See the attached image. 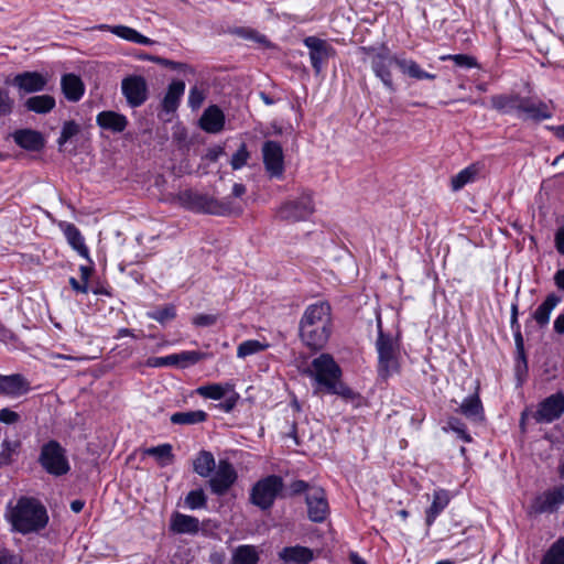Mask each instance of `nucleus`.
<instances>
[{
    "mask_svg": "<svg viewBox=\"0 0 564 564\" xmlns=\"http://www.w3.org/2000/svg\"><path fill=\"white\" fill-rule=\"evenodd\" d=\"M333 332L332 307L328 302L310 304L299 323V337L312 350L323 349Z\"/></svg>",
    "mask_w": 564,
    "mask_h": 564,
    "instance_id": "1",
    "label": "nucleus"
},
{
    "mask_svg": "<svg viewBox=\"0 0 564 564\" xmlns=\"http://www.w3.org/2000/svg\"><path fill=\"white\" fill-rule=\"evenodd\" d=\"M9 520L17 532L28 534L44 529L48 522V516L39 500L21 497L10 509Z\"/></svg>",
    "mask_w": 564,
    "mask_h": 564,
    "instance_id": "2",
    "label": "nucleus"
},
{
    "mask_svg": "<svg viewBox=\"0 0 564 564\" xmlns=\"http://www.w3.org/2000/svg\"><path fill=\"white\" fill-rule=\"evenodd\" d=\"M178 200L182 206L195 213L215 216H238L242 213L241 205L230 198L217 199L191 189L181 192Z\"/></svg>",
    "mask_w": 564,
    "mask_h": 564,
    "instance_id": "3",
    "label": "nucleus"
},
{
    "mask_svg": "<svg viewBox=\"0 0 564 564\" xmlns=\"http://www.w3.org/2000/svg\"><path fill=\"white\" fill-rule=\"evenodd\" d=\"M377 327L378 375L381 379L387 380L400 370V341L397 336L383 333L380 318Z\"/></svg>",
    "mask_w": 564,
    "mask_h": 564,
    "instance_id": "4",
    "label": "nucleus"
},
{
    "mask_svg": "<svg viewBox=\"0 0 564 564\" xmlns=\"http://www.w3.org/2000/svg\"><path fill=\"white\" fill-rule=\"evenodd\" d=\"M284 487L282 477L269 475L258 480L251 488L250 502L261 510L270 509Z\"/></svg>",
    "mask_w": 564,
    "mask_h": 564,
    "instance_id": "5",
    "label": "nucleus"
},
{
    "mask_svg": "<svg viewBox=\"0 0 564 564\" xmlns=\"http://www.w3.org/2000/svg\"><path fill=\"white\" fill-rule=\"evenodd\" d=\"M314 212L312 193L303 192L296 199L284 202L276 209L275 216L283 221L297 223L308 219Z\"/></svg>",
    "mask_w": 564,
    "mask_h": 564,
    "instance_id": "6",
    "label": "nucleus"
},
{
    "mask_svg": "<svg viewBox=\"0 0 564 564\" xmlns=\"http://www.w3.org/2000/svg\"><path fill=\"white\" fill-rule=\"evenodd\" d=\"M39 462L48 474L54 476L65 475L69 470L65 449L57 441H50L42 446Z\"/></svg>",
    "mask_w": 564,
    "mask_h": 564,
    "instance_id": "7",
    "label": "nucleus"
},
{
    "mask_svg": "<svg viewBox=\"0 0 564 564\" xmlns=\"http://www.w3.org/2000/svg\"><path fill=\"white\" fill-rule=\"evenodd\" d=\"M310 376L314 377L319 386L325 389L341 377V369L329 354H322L312 361Z\"/></svg>",
    "mask_w": 564,
    "mask_h": 564,
    "instance_id": "8",
    "label": "nucleus"
},
{
    "mask_svg": "<svg viewBox=\"0 0 564 564\" xmlns=\"http://www.w3.org/2000/svg\"><path fill=\"white\" fill-rule=\"evenodd\" d=\"M399 56L391 55L387 47L375 52L371 56V68L375 75L382 82L384 87L390 91H394L395 87L392 79L391 66L395 65Z\"/></svg>",
    "mask_w": 564,
    "mask_h": 564,
    "instance_id": "9",
    "label": "nucleus"
},
{
    "mask_svg": "<svg viewBox=\"0 0 564 564\" xmlns=\"http://www.w3.org/2000/svg\"><path fill=\"white\" fill-rule=\"evenodd\" d=\"M121 91L130 107H140L148 99L147 80L139 75L128 76L121 82Z\"/></svg>",
    "mask_w": 564,
    "mask_h": 564,
    "instance_id": "10",
    "label": "nucleus"
},
{
    "mask_svg": "<svg viewBox=\"0 0 564 564\" xmlns=\"http://www.w3.org/2000/svg\"><path fill=\"white\" fill-rule=\"evenodd\" d=\"M308 519L315 523L324 522L329 514L326 492L321 487H313L305 496Z\"/></svg>",
    "mask_w": 564,
    "mask_h": 564,
    "instance_id": "11",
    "label": "nucleus"
},
{
    "mask_svg": "<svg viewBox=\"0 0 564 564\" xmlns=\"http://www.w3.org/2000/svg\"><path fill=\"white\" fill-rule=\"evenodd\" d=\"M564 413V394L556 392L539 403L534 413L538 423H552Z\"/></svg>",
    "mask_w": 564,
    "mask_h": 564,
    "instance_id": "12",
    "label": "nucleus"
},
{
    "mask_svg": "<svg viewBox=\"0 0 564 564\" xmlns=\"http://www.w3.org/2000/svg\"><path fill=\"white\" fill-rule=\"evenodd\" d=\"M263 164L271 177H281L284 172L283 150L276 141H265L262 145Z\"/></svg>",
    "mask_w": 564,
    "mask_h": 564,
    "instance_id": "13",
    "label": "nucleus"
},
{
    "mask_svg": "<svg viewBox=\"0 0 564 564\" xmlns=\"http://www.w3.org/2000/svg\"><path fill=\"white\" fill-rule=\"evenodd\" d=\"M237 480V473L234 466L226 459L218 463L215 475L209 479L208 484L215 495L223 496Z\"/></svg>",
    "mask_w": 564,
    "mask_h": 564,
    "instance_id": "14",
    "label": "nucleus"
},
{
    "mask_svg": "<svg viewBox=\"0 0 564 564\" xmlns=\"http://www.w3.org/2000/svg\"><path fill=\"white\" fill-rule=\"evenodd\" d=\"M304 45L310 50V59L312 67L316 74H319L323 63L328 58L332 47L326 41L316 37L307 36L304 39Z\"/></svg>",
    "mask_w": 564,
    "mask_h": 564,
    "instance_id": "15",
    "label": "nucleus"
},
{
    "mask_svg": "<svg viewBox=\"0 0 564 564\" xmlns=\"http://www.w3.org/2000/svg\"><path fill=\"white\" fill-rule=\"evenodd\" d=\"M518 116L524 120L541 121L550 119L552 117V112L545 102L533 98L522 97Z\"/></svg>",
    "mask_w": 564,
    "mask_h": 564,
    "instance_id": "16",
    "label": "nucleus"
},
{
    "mask_svg": "<svg viewBox=\"0 0 564 564\" xmlns=\"http://www.w3.org/2000/svg\"><path fill=\"white\" fill-rule=\"evenodd\" d=\"M564 502V485L543 492L535 501V510L540 513L555 512Z\"/></svg>",
    "mask_w": 564,
    "mask_h": 564,
    "instance_id": "17",
    "label": "nucleus"
},
{
    "mask_svg": "<svg viewBox=\"0 0 564 564\" xmlns=\"http://www.w3.org/2000/svg\"><path fill=\"white\" fill-rule=\"evenodd\" d=\"M46 84V77L37 72H23L15 75L13 79V85L26 94L41 91Z\"/></svg>",
    "mask_w": 564,
    "mask_h": 564,
    "instance_id": "18",
    "label": "nucleus"
},
{
    "mask_svg": "<svg viewBox=\"0 0 564 564\" xmlns=\"http://www.w3.org/2000/svg\"><path fill=\"white\" fill-rule=\"evenodd\" d=\"M170 529L176 534L195 535L200 530V522L193 516L174 512L171 516Z\"/></svg>",
    "mask_w": 564,
    "mask_h": 564,
    "instance_id": "19",
    "label": "nucleus"
},
{
    "mask_svg": "<svg viewBox=\"0 0 564 564\" xmlns=\"http://www.w3.org/2000/svg\"><path fill=\"white\" fill-rule=\"evenodd\" d=\"M278 556L284 564H310L314 558V553L310 547L294 545L283 547Z\"/></svg>",
    "mask_w": 564,
    "mask_h": 564,
    "instance_id": "20",
    "label": "nucleus"
},
{
    "mask_svg": "<svg viewBox=\"0 0 564 564\" xmlns=\"http://www.w3.org/2000/svg\"><path fill=\"white\" fill-rule=\"evenodd\" d=\"M199 126L208 133L220 132L225 126V115L223 110L216 105L207 107L199 119Z\"/></svg>",
    "mask_w": 564,
    "mask_h": 564,
    "instance_id": "21",
    "label": "nucleus"
},
{
    "mask_svg": "<svg viewBox=\"0 0 564 564\" xmlns=\"http://www.w3.org/2000/svg\"><path fill=\"white\" fill-rule=\"evenodd\" d=\"M12 137L20 148L28 151H40L45 145L42 133L32 129L17 130Z\"/></svg>",
    "mask_w": 564,
    "mask_h": 564,
    "instance_id": "22",
    "label": "nucleus"
},
{
    "mask_svg": "<svg viewBox=\"0 0 564 564\" xmlns=\"http://www.w3.org/2000/svg\"><path fill=\"white\" fill-rule=\"evenodd\" d=\"M96 122L101 129L113 133H121L128 126L126 116L111 110L99 112Z\"/></svg>",
    "mask_w": 564,
    "mask_h": 564,
    "instance_id": "23",
    "label": "nucleus"
},
{
    "mask_svg": "<svg viewBox=\"0 0 564 564\" xmlns=\"http://www.w3.org/2000/svg\"><path fill=\"white\" fill-rule=\"evenodd\" d=\"M30 390L29 382L21 375L0 376V393L20 397Z\"/></svg>",
    "mask_w": 564,
    "mask_h": 564,
    "instance_id": "24",
    "label": "nucleus"
},
{
    "mask_svg": "<svg viewBox=\"0 0 564 564\" xmlns=\"http://www.w3.org/2000/svg\"><path fill=\"white\" fill-rule=\"evenodd\" d=\"M61 86L65 98L69 101H78L85 91L82 79L75 74H65L62 77Z\"/></svg>",
    "mask_w": 564,
    "mask_h": 564,
    "instance_id": "25",
    "label": "nucleus"
},
{
    "mask_svg": "<svg viewBox=\"0 0 564 564\" xmlns=\"http://www.w3.org/2000/svg\"><path fill=\"white\" fill-rule=\"evenodd\" d=\"M456 411L469 420L481 421L484 419V408L478 392L465 398Z\"/></svg>",
    "mask_w": 564,
    "mask_h": 564,
    "instance_id": "26",
    "label": "nucleus"
},
{
    "mask_svg": "<svg viewBox=\"0 0 564 564\" xmlns=\"http://www.w3.org/2000/svg\"><path fill=\"white\" fill-rule=\"evenodd\" d=\"M185 91V83L183 80H173L162 100V108L166 112H174L180 105V100Z\"/></svg>",
    "mask_w": 564,
    "mask_h": 564,
    "instance_id": "27",
    "label": "nucleus"
},
{
    "mask_svg": "<svg viewBox=\"0 0 564 564\" xmlns=\"http://www.w3.org/2000/svg\"><path fill=\"white\" fill-rule=\"evenodd\" d=\"M561 302V297L555 293H550L545 300L538 306L532 314V318L538 323L540 327H544L550 322L552 311Z\"/></svg>",
    "mask_w": 564,
    "mask_h": 564,
    "instance_id": "28",
    "label": "nucleus"
},
{
    "mask_svg": "<svg viewBox=\"0 0 564 564\" xmlns=\"http://www.w3.org/2000/svg\"><path fill=\"white\" fill-rule=\"evenodd\" d=\"M451 497L447 490L438 489L433 492V500L430 508L426 510L425 522L431 527L438 514L447 507Z\"/></svg>",
    "mask_w": 564,
    "mask_h": 564,
    "instance_id": "29",
    "label": "nucleus"
},
{
    "mask_svg": "<svg viewBox=\"0 0 564 564\" xmlns=\"http://www.w3.org/2000/svg\"><path fill=\"white\" fill-rule=\"evenodd\" d=\"M260 560L256 545L242 544L232 550L229 564H258Z\"/></svg>",
    "mask_w": 564,
    "mask_h": 564,
    "instance_id": "30",
    "label": "nucleus"
},
{
    "mask_svg": "<svg viewBox=\"0 0 564 564\" xmlns=\"http://www.w3.org/2000/svg\"><path fill=\"white\" fill-rule=\"evenodd\" d=\"M100 29H108L112 34L137 44L151 45L154 43L151 39L142 35L137 30L126 25H101Z\"/></svg>",
    "mask_w": 564,
    "mask_h": 564,
    "instance_id": "31",
    "label": "nucleus"
},
{
    "mask_svg": "<svg viewBox=\"0 0 564 564\" xmlns=\"http://www.w3.org/2000/svg\"><path fill=\"white\" fill-rule=\"evenodd\" d=\"M395 65L404 75L417 80L434 79L436 77L434 74L424 72L415 61L402 56L395 59Z\"/></svg>",
    "mask_w": 564,
    "mask_h": 564,
    "instance_id": "32",
    "label": "nucleus"
},
{
    "mask_svg": "<svg viewBox=\"0 0 564 564\" xmlns=\"http://www.w3.org/2000/svg\"><path fill=\"white\" fill-rule=\"evenodd\" d=\"M522 97L519 95H497L491 97L492 107L502 113L519 115Z\"/></svg>",
    "mask_w": 564,
    "mask_h": 564,
    "instance_id": "33",
    "label": "nucleus"
},
{
    "mask_svg": "<svg viewBox=\"0 0 564 564\" xmlns=\"http://www.w3.org/2000/svg\"><path fill=\"white\" fill-rule=\"evenodd\" d=\"M63 232L72 248L76 250L79 256L89 259V251L79 229L74 224H66L63 228Z\"/></svg>",
    "mask_w": 564,
    "mask_h": 564,
    "instance_id": "34",
    "label": "nucleus"
},
{
    "mask_svg": "<svg viewBox=\"0 0 564 564\" xmlns=\"http://www.w3.org/2000/svg\"><path fill=\"white\" fill-rule=\"evenodd\" d=\"M216 468L214 455L208 451H200L193 462L194 471L200 477L207 478Z\"/></svg>",
    "mask_w": 564,
    "mask_h": 564,
    "instance_id": "35",
    "label": "nucleus"
},
{
    "mask_svg": "<svg viewBox=\"0 0 564 564\" xmlns=\"http://www.w3.org/2000/svg\"><path fill=\"white\" fill-rule=\"evenodd\" d=\"M25 108L35 113H47L55 107V99L50 95H39L25 100Z\"/></svg>",
    "mask_w": 564,
    "mask_h": 564,
    "instance_id": "36",
    "label": "nucleus"
},
{
    "mask_svg": "<svg viewBox=\"0 0 564 564\" xmlns=\"http://www.w3.org/2000/svg\"><path fill=\"white\" fill-rule=\"evenodd\" d=\"M207 413L203 410L187 411V412H175L171 415V422L173 424L192 425L205 422L207 420Z\"/></svg>",
    "mask_w": 564,
    "mask_h": 564,
    "instance_id": "37",
    "label": "nucleus"
},
{
    "mask_svg": "<svg viewBox=\"0 0 564 564\" xmlns=\"http://www.w3.org/2000/svg\"><path fill=\"white\" fill-rule=\"evenodd\" d=\"M173 448L171 444H161L159 446L149 447L144 451V453L149 456L154 457L161 466H166L167 464L173 462Z\"/></svg>",
    "mask_w": 564,
    "mask_h": 564,
    "instance_id": "38",
    "label": "nucleus"
},
{
    "mask_svg": "<svg viewBox=\"0 0 564 564\" xmlns=\"http://www.w3.org/2000/svg\"><path fill=\"white\" fill-rule=\"evenodd\" d=\"M541 564H564V538H560L550 546Z\"/></svg>",
    "mask_w": 564,
    "mask_h": 564,
    "instance_id": "39",
    "label": "nucleus"
},
{
    "mask_svg": "<svg viewBox=\"0 0 564 564\" xmlns=\"http://www.w3.org/2000/svg\"><path fill=\"white\" fill-rule=\"evenodd\" d=\"M139 58L143 59V61H150V62L160 64V65H162L164 67H169L171 69L189 72L192 74L194 73V69L185 63L174 62L172 59L151 55L148 53H143V54L139 55Z\"/></svg>",
    "mask_w": 564,
    "mask_h": 564,
    "instance_id": "40",
    "label": "nucleus"
},
{
    "mask_svg": "<svg viewBox=\"0 0 564 564\" xmlns=\"http://www.w3.org/2000/svg\"><path fill=\"white\" fill-rule=\"evenodd\" d=\"M477 173L478 169L475 165H469L466 169L462 170L452 178L453 189L458 191L463 188L466 184L474 182Z\"/></svg>",
    "mask_w": 564,
    "mask_h": 564,
    "instance_id": "41",
    "label": "nucleus"
},
{
    "mask_svg": "<svg viewBox=\"0 0 564 564\" xmlns=\"http://www.w3.org/2000/svg\"><path fill=\"white\" fill-rule=\"evenodd\" d=\"M79 132L80 126L77 122H75L74 120L65 121L62 127L61 135L57 139L58 150L62 151L64 144L72 138L77 135Z\"/></svg>",
    "mask_w": 564,
    "mask_h": 564,
    "instance_id": "42",
    "label": "nucleus"
},
{
    "mask_svg": "<svg viewBox=\"0 0 564 564\" xmlns=\"http://www.w3.org/2000/svg\"><path fill=\"white\" fill-rule=\"evenodd\" d=\"M185 505L191 510H197L206 508L207 497L203 489H196L189 491L185 497Z\"/></svg>",
    "mask_w": 564,
    "mask_h": 564,
    "instance_id": "43",
    "label": "nucleus"
},
{
    "mask_svg": "<svg viewBox=\"0 0 564 564\" xmlns=\"http://www.w3.org/2000/svg\"><path fill=\"white\" fill-rule=\"evenodd\" d=\"M147 315L149 318L154 319L160 324H165L175 318L176 308L173 304H167L164 307L148 312Z\"/></svg>",
    "mask_w": 564,
    "mask_h": 564,
    "instance_id": "44",
    "label": "nucleus"
},
{
    "mask_svg": "<svg viewBox=\"0 0 564 564\" xmlns=\"http://www.w3.org/2000/svg\"><path fill=\"white\" fill-rule=\"evenodd\" d=\"M326 391L332 394H337L349 401H352L359 397L357 392L347 387L344 382L340 381V379H337L334 383L329 384Z\"/></svg>",
    "mask_w": 564,
    "mask_h": 564,
    "instance_id": "45",
    "label": "nucleus"
},
{
    "mask_svg": "<svg viewBox=\"0 0 564 564\" xmlns=\"http://www.w3.org/2000/svg\"><path fill=\"white\" fill-rule=\"evenodd\" d=\"M19 446V442L3 441L0 452V466H8L13 462V455L17 453Z\"/></svg>",
    "mask_w": 564,
    "mask_h": 564,
    "instance_id": "46",
    "label": "nucleus"
},
{
    "mask_svg": "<svg viewBox=\"0 0 564 564\" xmlns=\"http://www.w3.org/2000/svg\"><path fill=\"white\" fill-rule=\"evenodd\" d=\"M265 348L267 345L260 343L259 340H246L238 346L237 356L239 358H245L247 356L262 351Z\"/></svg>",
    "mask_w": 564,
    "mask_h": 564,
    "instance_id": "47",
    "label": "nucleus"
},
{
    "mask_svg": "<svg viewBox=\"0 0 564 564\" xmlns=\"http://www.w3.org/2000/svg\"><path fill=\"white\" fill-rule=\"evenodd\" d=\"M226 391L227 388L218 383L203 386L197 389L198 394L213 400H220L225 397Z\"/></svg>",
    "mask_w": 564,
    "mask_h": 564,
    "instance_id": "48",
    "label": "nucleus"
},
{
    "mask_svg": "<svg viewBox=\"0 0 564 564\" xmlns=\"http://www.w3.org/2000/svg\"><path fill=\"white\" fill-rule=\"evenodd\" d=\"M250 158V153L247 149L246 143H241L239 145V149L236 151V153L232 155L230 160V165L232 170H239L242 166H245Z\"/></svg>",
    "mask_w": 564,
    "mask_h": 564,
    "instance_id": "49",
    "label": "nucleus"
},
{
    "mask_svg": "<svg viewBox=\"0 0 564 564\" xmlns=\"http://www.w3.org/2000/svg\"><path fill=\"white\" fill-rule=\"evenodd\" d=\"M442 59H452L456 66L463 68H471L477 66L476 59L473 56L466 54L447 55L443 56Z\"/></svg>",
    "mask_w": 564,
    "mask_h": 564,
    "instance_id": "50",
    "label": "nucleus"
},
{
    "mask_svg": "<svg viewBox=\"0 0 564 564\" xmlns=\"http://www.w3.org/2000/svg\"><path fill=\"white\" fill-rule=\"evenodd\" d=\"M13 106L14 100L10 97L9 91L0 87V117L10 115Z\"/></svg>",
    "mask_w": 564,
    "mask_h": 564,
    "instance_id": "51",
    "label": "nucleus"
},
{
    "mask_svg": "<svg viewBox=\"0 0 564 564\" xmlns=\"http://www.w3.org/2000/svg\"><path fill=\"white\" fill-rule=\"evenodd\" d=\"M448 426L452 431L456 432L457 435L466 443L471 442V436L467 433L466 426L456 417L448 420Z\"/></svg>",
    "mask_w": 564,
    "mask_h": 564,
    "instance_id": "52",
    "label": "nucleus"
},
{
    "mask_svg": "<svg viewBox=\"0 0 564 564\" xmlns=\"http://www.w3.org/2000/svg\"><path fill=\"white\" fill-rule=\"evenodd\" d=\"M205 356V354L195 350L182 351L180 352V362L183 367L194 365L204 359Z\"/></svg>",
    "mask_w": 564,
    "mask_h": 564,
    "instance_id": "53",
    "label": "nucleus"
},
{
    "mask_svg": "<svg viewBox=\"0 0 564 564\" xmlns=\"http://www.w3.org/2000/svg\"><path fill=\"white\" fill-rule=\"evenodd\" d=\"M0 564H22V557L6 547H0Z\"/></svg>",
    "mask_w": 564,
    "mask_h": 564,
    "instance_id": "54",
    "label": "nucleus"
},
{
    "mask_svg": "<svg viewBox=\"0 0 564 564\" xmlns=\"http://www.w3.org/2000/svg\"><path fill=\"white\" fill-rule=\"evenodd\" d=\"M218 316L215 314H198L193 318V324L199 327H207L216 324Z\"/></svg>",
    "mask_w": 564,
    "mask_h": 564,
    "instance_id": "55",
    "label": "nucleus"
},
{
    "mask_svg": "<svg viewBox=\"0 0 564 564\" xmlns=\"http://www.w3.org/2000/svg\"><path fill=\"white\" fill-rule=\"evenodd\" d=\"M204 99H205V96H204L203 91H200L197 87L191 88L189 95H188V105L193 109L200 107Z\"/></svg>",
    "mask_w": 564,
    "mask_h": 564,
    "instance_id": "56",
    "label": "nucleus"
},
{
    "mask_svg": "<svg viewBox=\"0 0 564 564\" xmlns=\"http://www.w3.org/2000/svg\"><path fill=\"white\" fill-rule=\"evenodd\" d=\"M20 415L19 413L12 411L9 408H4L0 410V422L6 424H14L19 422Z\"/></svg>",
    "mask_w": 564,
    "mask_h": 564,
    "instance_id": "57",
    "label": "nucleus"
},
{
    "mask_svg": "<svg viewBox=\"0 0 564 564\" xmlns=\"http://www.w3.org/2000/svg\"><path fill=\"white\" fill-rule=\"evenodd\" d=\"M514 369H516V373H517L519 379L521 378V376H527V373H528V360H527V355L525 354L517 355L516 368Z\"/></svg>",
    "mask_w": 564,
    "mask_h": 564,
    "instance_id": "58",
    "label": "nucleus"
},
{
    "mask_svg": "<svg viewBox=\"0 0 564 564\" xmlns=\"http://www.w3.org/2000/svg\"><path fill=\"white\" fill-rule=\"evenodd\" d=\"M511 329H512L513 336H514V344H516L517 355L525 354L524 341H523V337H522V334H521L520 325L511 326Z\"/></svg>",
    "mask_w": 564,
    "mask_h": 564,
    "instance_id": "59",
    "label": "nucleus"
},
{
    "mask_svg": "<svg viewBox=\"0 0 564 564\" xmlns=\"http://www.w3.org/2000/svg\"><path fill=\"white\" fill-rule=\"evenodd\" d=\"M313 488L308 482L304 480H295L290 485V491L292 496H296L303 492H308Z\"/></svg>",
    "mask_w": 564,
    "mask_h": 564,
    "instance_id": "60",
    "label": "nucleus"
},
{
    "mask_svg": "<svg viewBox=\"0 0 564 564\" xmlns=\"http://www.w3.org/2000/svg\"><path fill=\"white\" fill-rule=\"evenodd\" d=\"M238 394H232L228 397L224 402L219 403L217 406L221 409L224 412L229 413L236 406Z\"/></svg>",
    "mask_w": 564,
    "mask_h": 564,
    "instance_id": "61",
    "label": "nucleus"
},
{
    "mask_svg": "<svg viewBox=\"0 0 564 564\" xmlns=\"http://www.w3.org/2000/svg\"><path fill=\"white\" fill-rule=\"evenodd\" d=\"M223 154H224V148L214 147V148L208 149V151L206 153V159L210 162H216Z\"/></svg>",
    "mask_w": 564,
    "mask_h": 564,
    "instance_id": "62",
    "label": "nucleus"
},
{
    "mask_svg": "<svg viewBox=\"0 0 564 564\" xmlns=\"http://www.w3.org/2000/svg\"><path fill=\"white\" fill-rule=\"evenodd\" d=\"M555 247L564 256V227L560 228L555 234Z\"/></svg>",
    "mask_w": 564,
    "mask_h": 564,
    "instance_id": "63",
    "label": "nucleus"
},
{
    "mask_svg": "<svg viewBox=\"0 0 564 564\" xmlns=\"http://www.w3.org/2000/svg\"><path fill=\"white\" fill-rule=\"evenodd\" d=\"M554 332L558 335H564V313L560 314L553 324Z\"/></svg>",
    "mask_w": 564,
    "mask_h": 564,
    "instance_id": "64",
    "label": "nucleus"
}]
</instances>
